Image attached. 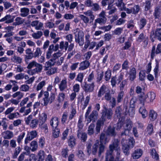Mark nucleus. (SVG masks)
<instances>
[{
    "label": "nucleus",
    "instance_id": "nucleus-40",
    "mask_svg": "<svg viewBox=\"0 0 161 161\" xmlns=\"http://www.w3.org/2000/svg\"><path fill=\"white\" fill-rule=\"evenodd\" d=\"M150 153L153 158L156 160H158L159 155L155 149L153 148L152 149H151Z\"/></svg>",
    "mask_w": 161,
    "mask_h": 161
},
{
    "label": "nucleus",
    "instance_id": "nucleus-37",
    "mask_svg": "<svg viewBox=\"0 0 161 161\" xmlns=\"http://www.w3.org/2000/svg\"><path fill=\"white\" fill-rule=\"evenodd\" d=\"M63 54V52L62 51H58L56 53H53V58L50 60H52V62H53V60H56L58 58L61 57Z\"/></svg>",
    "mask_w": 161,
    "mask_h": 161
},
{
    "label": "nucleus",
    "instance_id": "nucleus-53",
    "mask_svg": "<svg viewBox=\"0 0 161 161\" xmlns=\"http://www.w3.org/2000/svg\"><path fill=\"white\" fill-rule=\"evenodd\" d=\"M21 149L20 147H17L14 150V153L12 155V158H16L18 154L21 152Z\"/></svg>",
    "mask_w": 161,
    "mask_h": 161
},
{
    "label": "nucleus",
    "instance_id": "nucleus-12",
    "mask_svg": "<svg viewBox=\"0 0 161 161\" xmlns=\"http://www.w3.org/2000/svg\"><path fill=\"white\" fill-rule=\"evenodd\" d=\"M83 100L84 97L83 96L80 97L78 99V103L81 104V106L83 110L84 109L88 104L90 100V97L89 96L86 97L84 103H82V102Z\"/></svg>",
    "mask_w": 161,
    "mask_h": 161
},
{
    "label": "nucleus",
    "instance_id": "nucleus-62",
    "mask_svg": "<svg viewBox=\"0 0 161 161\" xmlns=\"http://www.w3.org/2000/svg\"><path fill=\"white\" fill-rule=\"evenodd\" d=\"M42 53V51L39 47H37L36 48L35 51L34 53V57L38 58L40 55H41Z\"/></svg>",
    "mask_w": 161,
    "mask_h": 161
},
{
    "label": "nucleus",
    "instance_id": "nucleus-34",
    "mask_svg": "<svg viewBox=\"0 0 161 161\" xmlns=\"http://www.w3.org/2000/svg\"><path fill=\"white\" fill-rule=\"evenodd\" d=\"M15 22L13 23V25L16 26L23 24L25 21V20L22 18L18 17L15 18Z\"/></svg>",
    "mask_w": 161,
    "mask_h": 161
},
{
    "label": "nucleus",
    "instance_id": "nucleus-23",
    "mask_svg": "<svg viewBox=\"0 0 161 161\" xmlns=\"http://www.w3.org/2000/svg\"><path fill=\"white\" fill-rule=\"evenodd\" d=\"M11 60L12 62L17 64H20L22 61V58L15 54L11 57Z\"/></svg>",
    "mask_w": 161,
    "mask_h": 161
},
{
    "label": "nucleus",
    "instance_id": "nucleus-26",
    "mask_svg": "<svg viewBox=\"0 0 161 161\" xmlns=\"http://www.w3.org/2000/svg\"><path fill=\"white\" fill-rule=\"evenodd\" d=\"M155 19H158L161 16V9L159 7H157L155 8L153 13Z\"/></svg>",
    "mask_w": 161,
    "mask_h": 161
},
{
    "label": "nucleus",
    "instance_id": "nucleus-49",
    "mask_svg": "<svg viewBox=\"0 0 161 161\" xmlns=\"http://www.w3.org/2000/svg\"><path fill=\"white\" fill-rule=\"evenodd\" d=\"M60 132V129L58 128L53 129L52 137L54 138L58 137L59 136Z\"/></svg>",
    "mask_w": 161,
    "mask_h": 161
},
{
    "label": "nucleus",
    "instance_id": "nucleus-22",
    "mask_svg": "<svg viewBox=\"0 0 161 161\" xmlns=\"http://www.w3.org/2000/svg\"><path fill=\"white\" fill-rule=\"evenodd\" d=\"M147 22V20L144 17L141 18L139 21L137 22L140 29H143L146 25Z\"/></svg>",
    "mask_w": 161,
    "mask_h": 161
},
{
    "label": "nucleus",
    "instance_id": "nucleus-44",
    "mask_svg": "<svg viewBox=\"0 0 161 161\" xmlns=\"http://www.w3.org/2000/svg\"><path fill=\"white\" fill-rule=\"evenodd\" d=\"M47 119V115L45 113H42L40 115L39 120V123H45Z\"/></svg>",
    "mask_w": 161,
    "mask_h": 161
},
{
    "label": "nucleus",
    "instance_id": "nucleus-3",
    "mask_svg": "<svg viewBox=\"0 0 161 161\" xmlns=\"http://www.w3.org/2000/svg\"><path fill=\"white\" fill-rule=\"evenodd\" d=\"M75 35V42L78 43L80 46H82L84 44V33L83 32L77 28L73 30Z\"/></svg>",
    "mask_w": 161,
    "mask_h": 161
},
{
    "label": "nucleus",
    "instance_id": "nucleus-14",
    "mask_svg": "<svg viewBox=\"0 0 161 161\" xmlns=\"http://www.w3.org/2000/svg\"><path fill=\"white\" fill-rule=\"evenodd\" d=\"M14 16L10 14H7L4 17L0 19V22H5L6 24H9L13 22Z\"/></svg>",
    "mask_w": 161,
    "mask_h": 161
},
{
    "label": "nucleus",
    "instance_id": "nucleus-20",
    "mask_svg": "<svg viewBox=\"0 0 161 161\" xmlns=\"http://www.w3.org/2000/svg\"><path fill=\"white\" fill-rule=\"evenodd\" d=\"M2 135L5 139H10L14 136V134L12 132L9 130H6L2 133Z\"/></svg>",
    "mask_w": 161,
    "mask_h": 161
},
{
    "label": "nucleus",
    "instance_id": "nucleus-27",
    "mask_svg": "<svg viewBox=\"0 0 161 161\" xmlns=\"http://www.w3.org/2000/svg\"><path fill=\"white\" fill-rule=\"evenodd\" d=\"M26 55L25 56V58L28 59H30L34 57V53L32 52L30 48H28L25 50Z\"/></svg>",
    "mask_w": 161,
    "mask_h": 161
},
{
    "label": "nucleus",
    "instance_id": "nucleus-63",
    "mask_svg": "<svg viewBox=\"0 0 161 161\" xmlns=\"http://www.w3.org/2000/svg\"><path fill=\"white\" fill-rule=\"evenodd\" d=\"M33 119V115L31 114H30L27 117L25 118L24 120L25 124L27 125H29Z\"/></svg>",
    "mask_w": 161,
    "mask_h": 161
},
{
    "label": "nucleus",
    "instance_id": "nucleus-43",
    "mask_svg": "<svg viewBox=\"0 0 161 161\" xmlns=\"http://www.w3.org/2000/svg\"><path fill=\"white\" fill-rule=\"evenodd\" d=\"M106 18L100 17L96 19L95 20V21L97 24L98 23L100 25L105 24L106 22Z\"/></svg>",
    "mask_w": 161,
    "mask_h": 161
},
{
    "label": "nucleus",
    "instance_id": "nucleus-41",
    "mask_svg": "<svg viewBox=\"0 0 161 161\" xmlns=\"http://www.w3.org/2000/svg\"><path fill=\"white\" fill-rule=\"evenodd\" d=\"M75 138L74 136H70L68 141V145L71 147H74L75 144Z\"/></svg>",
    "mask_w": 161,
    "mask_h": 161
},
{
    "label": "nucleus",
    "instance_id": "nucleus-6",
    "mask_svg": "<svg viewBox=\"0 0 161 161\" xmlns=\"http://www.w3.org/2000/svg\"><path fill=\"white\" fill-rule=\"evenodd\" d=\"M113 114V111L111 108L108 109L105 107L103 111L102 116L100 119L105 122L107 119H111Z\"/></svg>",
    "mask_w": 161,
    "mask_h": 161
},
{
    "label": "nucleus",
    "instance_id": "nucleus-4",
    "mask_svg": "<svg viewBox=\"0 0 161 161\" xmlns=\"http://www.w3.org/2000/svg\"><path fill=\"white\" fill-rule=\"evenodd\" d=\"M85 15L80 14L79 17L85 24H87L90 21V23L92 22L95 18V16L93 12L91 10H89L83 12Z\"/></svg>",
    "mask_w": 161,
    "mask_h": 161
},
{
    "label": "nucleus",
    "instance_id": "nucleus-50",
    "mask_svg": "<svg viewBox=\"0 0 161 161\" xmlns=\"http://www.w3.org/2000/svg\"><path fill=\"white\" fill-rule=\"evenodd\" d=\"M39 127L42 129V130H44L45 133H47L48 132V127L47 124L46 123H39Z\"/></svg>",
    "mask_w": 161,
    "mask_h": 161
},
{
    "label": "nucleus",
    "instance_id": "nucleus-15",
    "mask_svg": "<svg viewBox=\"0 0 161 161\" xmlns=\"http://www.w3.org/2000/svg\"><path fill=\"white\" fill-rule=\"evenodd\" d=\"M143 154V151L140 148H138L135 150L131 154V157L133 159H137L140 158Z\"/></svg>",
    "mask_w": 161,
    "mask_h": 161
},
{
    "label": "nucleus",
    "instance_id": "nucleus-45",
    "mask_svg": "<svg viewBox=\"0 0 161 161\" xmlns=\"http://www.w3.org/2000/svg\"><path fill=\"white\" fill-rule=\"evenodd\" d=\"M107 133L109 135L114 136L116 135L115 131V129L114 127H111L109 126L108 127L107 130Z\"/></svg>",
    "mask_w": 161,
    "mask_h": 161
},
{
    "label": "nucleus",
    "instance_id": "nucleus-24",
    "mask_svg": "<svg viewBox=\"0 0 161 161\" xmlns=\"http://www.w3.org/2000/svg\"><path fill=\"white\" fill-rule=\"evenodd\" d=\"M77 137L83 142H85L87 138V134L86 133L82 132L80 130H77Z\"/></svg>",
    "mask_w": 161,
    "mask_h": 161
},
{
    "label": "nucleus",
    "instance_id": "nucleus-31",
    "mask_svg": "<svg viewBox=\"0 0 161 161\" xmlns=\"http://www.w3.org/2000/svg\"><path fill=\"white\" fill-rule=\"evenodd\" d=\"M38 148V145L37 141L33 140L30 143V148L32 152L37 150Z\"/></svg>",
    "mask_w": 161,
    "mask_h": 161
},
{
    "label": "nucleus",
    "instance_id": "nucleus-30",
    "mask_svg": "<svg viewBox=\"0 0 161 161\" xmlns=\"http://www.w3.org/2000/svg\"><path fill=\"white\" fill-rule=\"evenodd\" d=\"M149 115L150 120L153 121L157 119L158 115L156 112L153 110L152 109L150 110Z\"/></svg>",
    "mask_w": 161,
    "mask_h": 161
},
{
    "label": "nucleus",
    "instance_id": "nucleus-57",
    "mask_svg": "<svg viewBox=\"0 0 161 161\" xmlns=\"http://www.w3.org/2000/svg\"><path fill=\"white\" fill-rule=\"evenodd\" d=\"M84 78V74L82 73H80L77 75L75 80L81 83H82Z\"/></svg>",
    "mask_w": 161,
    "mask_h": 161
},
{
    "label": "nucleus",
    "instance_id": "nucleus-17",
    "mask_svg": "<svg viewBox=\"0 0 161 161\" xmlns=\"http://www.w3.org/2000/svg\"><path fill=\"white\" fill-rule=\"evenodd\" d=\"M50 125L52 127L53 129L54 128H58L59 125L58 119L57 117H54L52 118L50 122Z\"/></svg>",
    "mask_w": 161,
    "mask_h": 161
},
{
    "label": "nucleus",
    "instance_id": "nucleus-1",
    "mask_svg": "<svg viewBox=\"0 0 161 161\" xmlns=\"http://www.w3.org/2000/svg\"><path fill=\"white\" fill-rule=\"evenodd\" d=\"M119 141L114 139L109 146V150L106 153L105 161H119L120 149L119 146Z\"/></svg>",
    "mask_w": 161,
    "mask_h": 161
},
{
    "label": "nucleus",
    "instance_id": "nucleus-9",
    "mask_svg": "<svg viewBox=\"0 0 161 161\" xmlns=\"http://www.w3.org/2000/svg\"><path fill=\"white\" fill-rule=\"evenodd\" d=\"M140 9V7L138 5H135L131 8H127L126 7L123 8V10L126 11L127 14H137L139 12Z\"/></svg>",
    "mask_w": 161,
    "mask_h": 161
},
{
    "label": "nucleus",
    "instance_id": "nucleus-36",
    "mask_svg": "<svg viewBox=\"0 0 161 161\" xmlns=\"http://www.w3.org/2000/svg\"><path fill=\"white\" fill-rule=\"evenodd\" d=\"M139 112L142 114V116L143 118H146L147 116V112L144 105H143L142 107L140 108Z\"/></svg>",
    "mask_w": 161,
    "mask_h": 161
},
{
    "label": "nucleus",
    "instance_id": "nucleus-21",
    "mask_svg": "<svg viewBox=\"0 0 161 161\" xmlns=\"http://www.w3.org/2000/svg\"><path fill=\"white\" fill-rule=\"evenodd\" d=\"M60 91L63 92L67 87V81L66 79L62 80L58 85Z\"/></svg>",
    "mask_w": 161,
    "mask_h": 161
},
{
    "label": "nucleus",
    "instance_id": "nucleus-39",
    "mask_svg": "<svg viewBox=\"0 0 161 161\" xmlns=\"http://www.w3.org/2000/svg\"><path fill=\"white\" fill-rule=\"evenodd\" d=\"M45 153L44 151L42 150H40L37 153L38 157V161H43L45 158Z\"/></svg>",
    "mask_w": 161,
    "mask_h": 161
},
{
    "label": "nucleus",
    "instance_id": "nucleus-38",
    "mask_svg": "<svg viewBox=\"0 0 161 161\" xmlns=\"http://www.w3.org/2000/svg\"><path fill=\"white\" fill-rule=\"evenodd\" d=\"M69 46V43L68 42L62 41L59 43V48L61 50L64 49L66 51Z\"/></svg>",
    "mask_w": 161,
    "mask_h": 161
},
{
    "label": "nucleus",
    "instance_id": "nucleus-11",
    "mask_svg": "<svg viewBox=\"0 0 161 161\" xmlns=\"http://www.w3.org/2000/svg\"><path fill=\"white\" fill-rule=\"evenodd\" d=\"M32 103L30 102L28 103L26 106L22 107L19 109V112L21 113H24V116H26L28 114L31 112V109L30 107L32 106Z\"/></svg>",
    "mask_w": 161,
    "mask_h": 161
},
{
    "label": "nucleus",
    "instance_id": "nucleus-42",
    "mask_svg": "<svg viewBox=\"0 0 161 161\" xmlns=\"http://www.w3.org/2000/svg\"><path fill=\"white\" fill-rule=\"evenodd\" d=\"M90 37L89 34H87L85 36V42L84 47V48L85 49H87L90 45L91 42L90 40Z\"/></svg>",
    "mask_w": 161,
    "mask_h": 161
},
{
    "label": "nucleus",
    "instance_id": "nucleus-19",
    "mask_svg": "<svg viewBox=\"0 0 161 161\" xmlns=\"http://www.w3.org/2000/svg\"><path fill=\"white\" fill-rule=\"evenodd\" d=\"M136 70L135 68H130L129 72V79L133 81L136 78Z\"/></svg>",
    "mask_w": 161,
    "mask_h": 161
},
{
    "label": "nucleus",
    "instance_id": "nucleus-29",
    "mask_svg": "<svg viewBox=\"0 0 161 161\" xmlns=\"http://www.w3.org/2000/svg\"><path fill=\"white\" fill-rule=\"evenodd\" d=\"M107 89V87L106 86L103 85L100 87L99 90L98 94L97 96L98 97H101L103 96L105 93H106L107 92L106 90Z\"/></svg>",
    "mask_w": 161,
    "mask_h": 161
},
{
    "label": "nucleus",
    "instance_id": "nucleus-60",
    "mask_svg": "<svg viewBox=\"0 0 161 161\" xmlns=\"http://www.w3.org/2000/svg\"><path fill=\"white\" fill-rule=\"evenodd\" d=\"M25 135V133L24 132L21 133L17 137V141L19 144L21 143L22 140Z\"/></svg>",
    "mask_w": 161,
    "mask_h": 161
},
{
    "label": "nucleus",
    "instance_id": "nucleus-33",
    "mask_svg": "<svg viewBox=\"0 0 161 161\" xmlns=\"http://www.w3.org/2000/svg\"><path fill=\"white\" fill-rule=\"evenodd\" d=\"M29 9L28 8H21L20 10L21 13L20 15L22 17H25L29 14Z\"/></svg>",
    "mask_w": 161,
    "mask_h": 161
},
{
    "label": "nucleus",
    "instance_id": "nucleus-47",
    "mask_svg": "<svg viewBox=\"0 0 161 161\" xmlns=\"http://www.w3.org/2000/svg\"><path fill=\"white\" fill-rule=\"evenodd\" d=\"M66 97L65 93L61 92L59 93L57 97V100L58 102H62Z\"/></svg>",
    "mask_w": 161,
    "mask_h": 161
},
{
    "label": "nucleus",
    "instance_id": "nucleus-7",
    "mask_svg": "<svg viewBox=\"0 0 161 161\" xmlns=\"http://www.w3.org/2000/svg\"><path fill=\"white\" fill-rule=\"evenodd\" d=\"M132 125V122L130 120L126 121L125 126L124 128V131L122 132L121 135V137H125L127 139L129 138V136L128 135L131 129Z\"/></svg>",
    "mask_w": 161,
    "mask_h": 161
},
{
    "label": "nucleus",
    "instance_id": "nucleus-28",
    "mask_svg": "<svg viewBox=\"0 0 161 161\" xmlns=\"http://www.w3.org/2000/svg\"><path fill=\"white\" fill-rule=\"evenodd\" d=\"M145 132L147 135H150L154 132L153 125L152 124H148Z\"/></svg>",
    "mask_w": 161,
    "mask_h": 161
},
{
    "label": "nucleus",
    "instance_id": "nucleus-5",
    "mask_svg": "<svg viewBox=\"0 0 161 161\" xmlns=\"http://www.w3.org/2000/svg\"><path fill=\"white\" fill-rule=\"evenodd\" d=\"M54 65V63L52 62L51 60H49L46 63L44 66V70L46 71V74L47 75H50L57 72V69L55 67H52Z\"/></svg>",
    "mask_w": 161,
    "mask_h": 161
},
{
    "label": "nucleus",
    "instance_id": "nucleus-25",
    "mask_svg": "<svg viewBox=\"0 0 161 161\" xmlns=\"http://www.w3.org/2000/svg\"><path fill=\"white\" fill-rule=\"evenodd\" d=\"M109 139L105 133H102L100 137V142L101 143L106 144L108 142Z\"/></svg>",
    "mask_w": 161,
    "mask_h": 161
},
{
    "label": "nucleus",
    "instance_id": "nucleus-13",
    "mask_svg": "<svg viewBox=\"0 0 161 161\" xmlns=\"http://www.w3.org/2000/svg\"><path fill=\"white\" fill-rule=\"evenodd\" d=\"M36 68L31 70L28 71L27 73L30 75H33L36 73H40L42 69V64L37 63Z\"/></svg>",
    "mask_w": 161,
    "mask_h": 161
},
{
    "label": "nucleus",
    "instance_id": "nucleus-10",
    "mask_svg": "<svg viewBox=\"0 0 161 161\" xmlns=\"http://www.w3.org/2000/svg\"><path fill=\"white\" fill-rule=\"evenodd\" d=\"M154 38L161 41V28H157L155 32L153 31L151 33L150 39L152 42H154Z\"/></svg>",
    "mask_w": 161,
    "mask_h": 161
},
{
    "label": "nucleus",
    "instance_id": "nucleus-51",
    "mask_svg": "<svg viewBox=\"0 0 161 161\" xmlns=\"http://www.w3.org/2000/svg\"><path fill=\"white\" fill-rule=\"evenodd\" d=\"M24 96V94L20 91H18L13 94L12 97L13 98H15L18 97V100H20Z\"/></svg>",
    "mask_w": 161,
    "mask_h": 161
},
{
    "label": "nucleus",
    "instance_id": "nucleus-46",
    "mask_svg": "<svg viewBox=\"0 0 161 161\" xmlns=\"http://www.w3.org/2000/svg\"><path fill=\"white\" fill-rule=\"evenodd\" d=\"M104 122L101 119L98 120L97 121L96 128L97 133L100 132L101 126L103 125Z\"/></svg>",
    "mask_w": 161,
    "mask_h": 161
},
{
    "label": "nucleus",
    "instance_id": "nucleus-18",
    "mask_svg": "<svg viewBox=\"0 0 161 161\" xmlns=\"http://www.w3.org/2000/svg\"><path fill=\"white\" fill-rule=\"evenodd\" d=\"M90 65V63L89 61L84 60L80 64L78 69L80 70H84L87 69Z\"/></svg>",
    "mask_w": 161,
    "mask_h": 161
},
{
    "label": "nucleus",
    "instance_id": "nucleus-54",
    "mask_svg": "<svg viewBox=\"0 0 161 161\" xmlns=\"http://www.w3.org/2000/svg\"><path fill=\"white\" fill-rule=\"evenodd\" d=\"M64 59V58L63 57H61L59 59H57L56 60H53L52 62V63H54V65L55 64L57 65H60L63 62Z\"/></svg>",
    "mask_w": 161,
    "mask_h": 161
},
{
    "label": "nucleus",
    "instance_id": "nucleus-2",
    "mask_svg": "<svg viewBox=\"0 0 161 161\" xmlns=\"http://www.w3.org/2000/svg\"><path fill=\"white\" fill-rule=\"evenodd\" d=\"M121 144L122 149L124 153L126 155H128L129 153V151L130 148L133 147L135 141L133 138H128L127 139L125 137H122Z\"/></svg>",
    "mask_w": 161,
    "mask_h": 161
},
{
    "label": "nucleus",
    "instance_id": "nucleus-16",
    "mask_svg": "<svg viewBox=\"0 0 161 161\" xmlns=\"http://www.w3.org/2000/svg\"><path fill=\"white\" fill-rule=\"evenodd\" d=\"M94 87V82L91 84L86 83L84 86L83 89L86 92H91L93 91Z\"/></svg>",
    "mask_w": 161,
    "mask_h": 161
},
{
    "label": "nucleus",
    "instance_id": "nucleus-32",
    "mask_svg": "<svg viewBox=\"0 0 161 161\" xmlns=\"http://www.w3.org/2000/svg\"><path fill=\"white\" fill-rule=\"evenodd\" d=\"M97 112L96 111H93L88 117L89 119V122L91 121L94 122L97 119Z\"/></svg>",
    "mask_w": 161,
    "mask_h": 161
},
{
    "label": "nucleus",
    "instance_id": "nucleus-55",
    "mask_svg": "<svg viewBox=\"0 0 161 161\" xmlns=\"http://www.w3.org/2000/svg\"><path fill=\"white\" fill-rule=\"evenodd\" d=\"M99 145V141L97 140L96 143L93 145L92 148V152L93 154L95 155L96 154Z\"/></svg>",
    "mask_w": 161,
    "mask_h": 161
},
{
    "label": "nucleus",
    "instance_id": "nucleus-8",
    "mask_svg": "<svg viewBox=\"0 0 161 161\" xmlns=\"http://www.w3.org/2000/svg\"><path fill=\"white\" fill-rule=\"evenodd\" d=\"M115 115L118 118L122 117L123 115H125L128 113L127 106H125L123 109L120 106L117 107L115 110Z\"/></svg>",
    "mask_w": 161,
    "mask_h": 161
},
{
    "label": "nucleus",
    "instance_id": "nucleus-56",
    "mask_svg": "<svg viewBox=\"0 0 161 161\" xmlns=\"http://www.w3.org/2000/svg\"><path fill=\"white\" fill-rule=\"evenodd\" d=\"M146 95L147 96V98L148 97L150 100L151 102H152L156 97V95L153 92H149Z\"/></svg>",
    "mask_w": 161,
    "mask_h": 161
},
{
    "label": "nucleus",
    "instance_id": "nucleus-35",
    "mask_svg": "<svg viewBox=\"0 0 161 161\" xmlns=\"http://www.w3.org/2000/svg\"><path fill=\"white\" fill-rule=\"evenodd\" d=\"M43 35V34L42 31H38L36 32H33L31 34V36L34 39H38L40 38Z\"/></svg>",
    "mask_w": 161,
    "mask_h": 161
},
{
    "label": "nucleus",
    "instance_id": "nucleus-52",
    "mask_svg": "<svg viewBox=\"0 0 161 161\" xmlns=\"http://www.w3.org/2000/svg\"><path fill=\"white\" fill-rule=\"evenodd\" d=\"M38 119H34L31 121L29 125L30 127L32 128H36L38 125Z\"/></svg>",
    "mask_w": 161,
    "mask_h": 161
},
{
    "label": "nucleus",
    "instance_id": "nucleus-48",
    "mask_svg": "<svg viewBox=\"0 0 161 161\" xmlns=\"http://www.w3.org/2000/svg\"><path fill=\"white\" fill-rule=\"evenodd\" d=\"M108 10H110L108 12V14L109 15L112 14L115 12L117 10V8L112 4H110L108 5Z\"/></svg>",
    "mask_w": 161,
    "mask_h": 161
},
{
    "label": "nucleus",
    "instance_id": "nucleus-59",
    "mask_svg": "<svg viewBox=\"0 0 161 161\" xmlns=\"http://www.w3.org/2000/svg\"><path fill=\"white\" fill-rule=\"evenodd\" d=\"M95 125L94 124L92 123L88 127V135H91L94 133V129Z\"/></svg>",
    "mask_w": 161,
    "mask_h": 161
},
{
    "label": "nucleus",
    "instance_id": "nucleus-58",
    "mask_svg": "<svg viewBox=\"0 0 161 161\" xmlns=\"http://www.w3.org/2000/svg\"><path fill=\"white\" fill-rule=\"evenodd\" d=\"M124 95V92H120L118 93L117 97V103H119L122 101Z\"/></svg>",
    "mask_w": 161,
    "mask_h": 161
},
{
    "label": "nucleus",
    "instance_id": "nucleus-64",
    "mask_svg": "<svg viewBox=\"0 0 161 161\" xmlns=\"http://www.w3.org/2000/svg\"><path fill=\"white\" fill-rule=\"evenodd\" d=\"M29 86L26 84H25L21 85L20 87V90L23 92H26L29 91Z\"/></svg>",
    "mask_w": 161,
    "mask_h": 161
},
{
    "label": "nucleus",
    "instance_id": "nucleus-61",
    "mask_svg": "<svg viewBox=\"0 0 161 161\" xmlns=\"http://www.w3.org/2000/svg\"><path fill=\"white\" fill-rule=\"evenodd\" d=\"M123 28L121 27L117 28L113 31V33L115 35H119L121 34L123 31Z\"/></svg>",
    "mask_w": 161,
    "mask_h": 161
}]
</instances>
